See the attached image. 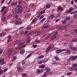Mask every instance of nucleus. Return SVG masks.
Returning a JSON list of instances; mask_svg holds the SVG:
<instances>
[{"mask_svg":"<svg viewBox=\"0 0 77 77\" xmlns=\"http://www.w3.org/2000/svg\"><path fill=\"white\" fill-rule=\"evenodd\" d=\"M23 9V8L21 5H18L16 7L15 10H13L12 12H15L16 13H20Z\"/></svg>","mask_w":77,"mask_h":77,"instance_id":"obj_1","label":"nucleus"},{"mask_svg":"<svg viewBox=\"0 0 77 77\" xmlns=\"http://www.w3.org/2000/svg\"><path fill=\"white\" fill-rule=\"evenodd\" d=\"M22 2L23 1L21 0L19 1L18 2H14L11 4L9 6H11V8H15V6H17V5H18V3H19L18 5H20L21 3H22Z\"/></svg>","mask_w":77,"mask_h":77,"instance_id":"obj_2","label":"nucleus"},{"mask_svg":"<svg viewBox=\"0 0 77 77\" xmlns=\"http://www.w3.org/2000/svg\"><path fill=\"white\" fill-rule=\"evenodd\" d=\"M45 11V10H42V11H38L37 14H38V15L37 16V17L38 18H39L41 16V15H42V14H44V12Z\"/></svg>","mask_w":77,"mask_h":77,"instance_id":"obj_3","label":"nucleus"},{"mask_svg":"<svg viewBox=\"0 0 77 77\" xmlns=\"http://www.w3.org/2000/svg\"><path fill=\"white\" fill-rule=\"evenodd\" d=\"M13 51H14V48H11L7 53L8 56H10L12 54Z\"/></svg>","mask_w":77,"mask_h":77,"instance_id":"obj_4","label":"nucleus"},{"mask_svg":"<svg viewBox=\"0 0 77 77\" xmlns=\"http://www.w3.org/2000/svg\"><path fill=\"white\" fill-rule=\"evenodd\" d=\"M77 59V55L75 56H71L69 57V59L71 60H74Z\"/></svg>","mask_w":77,"mask_h":77,"instance_id":"obj_5","label":"nucleus"},{"mask_svg":"<svg viewBox=\"0 0 77 77\" xmlns=\"http://www.w3.org/2000/svg\"><path fill=\"white\" fill-rule=\"evenodd\" d=\"M40 34V32L39 31L35 32L33 33L32 35L33 37H35V36H36L39 35Z\"/></svg>","mask_w":77,"mask_h":77,"instance_id":"obj_6","label":"nucleus"},{"mask_svg":"<svg viewBox=\"0 0 77 77\" xmlns=\"http://www.w3.org/2000/svg\"><path fill=\"white\" fill-rule=\"evenodd\" d=\"M14 45H18V46H20V45H21V44L20 41L18 40H17L14 43Z\"/></svg>","mask_w":77,"mask_h":77,"instance_id":"obj_7","label":"nucleus"},{"mask_svg":"<svg viewBox=\"0 0 77 77\" xmlns=\"http://www.w3.org/2000/svg\"><path fill=\"white\" fill-rule=\"evenodd\" d=\"M65 28L64 26H58L57 27V29L58 30H64L65 29Z\"/></svg>","mask_w":77,"mask_h":77,"instance_id":"obj_8","label":"nucleus"},{"mask_svg":"<svg viewBox=\"0 0 77 77\" xmlns=\"http://www.w3.org/2000/svg\"><path fill=\"white\" fill-rule=\"evenodd\" d=\"M43 71H44V69H37L36 71L37 74H41V73Z\"/></svg>","mask_w":77,"mask_h":77,"instance_id":"obj_9","label":"nucleus"},{"mask_svg":"<svg viewBox=\"0 0 77 77\" xmlns=\"http://www.w3.org/2000/svg\"><path fill=\"white\" fill-rule=\"evenodd\" d=\"M49 24L48 23H46L43 25V27H42V29H46L49 27Z\"/></svg>","mask_w":77,"mask_h":77,"instance_id":"obj_10","label":"nucleus"},{"mask_svg":"<svg viewBox=\"0 0 77 77\" xmlns=\"http://www.w3.org/2000/svg\"><path fill=\"white\" fill-rule=\"evenodd\" d=\"M51 45L49 46L46 49L45 52L46 53H48L50 50H51Z\"/></svg>","mask_w":77,"mask_h":77,"instance_id":"obj_11","label":"nucleus"},{"mask_svg":"<svg viewBox=\"0 0 77 77\" xmlns=\"http://www.w3.org/2000/svg\"><path fill=\"white\" fill-rule=\"evenodd\" d=\"M32 24L31 23L29 25H28L26 28L27 30H30L31 29H32Z\"/></svg>","mask_w":77,"mask_h":77,"instance_id":"obj_12","label":"nucleus"},{"mask_svg":"<svg viewBox=\"0 0 77 77\" xmlns=\"http://www.w3.org/2000/svg\"><path fill=\"white\" fill-rule=\"evenodd\" d=\"M45 61L43 60H39L38 61V63L39 65H41V64L42 63H45Z\"/></svg>","mask_w":77,"mask_h":77,"instance_id":"obj_13","label":"nucleus"},{"mask_svg":"<svg viewBox=\"0 0 77 77\" xmlns=\"http://www.w3.org/2000/svg\"><path fill=\"white\" fill-rule=\"evenodd\" d=\"M70 48L73 50V51H76L77 50V48L74 47L72 46H71L70 47Z\"/></svg>","mask_w":77,"mask_h":77,"instance_id":"obj_14","label":"nucleus"},{"mask_svg":"<svg viewBox=\"0 0 77 77\" xmlns=\"http://www.w3.org/2000/svg\"><path fill=\"white\" fill-rule=\"evenodd\" d=\"M6 35V33L5 32H2L0 34V37H2V36H4Z\"/></svg>","mask_w":77,"mask_h":77,"instance_id":"obj_15","label":"nucleus"},{"mask_svg":"<svg viewBox=\"0 0 77 77\" xmlns=\"http://www.w3.org/2000/svg\"><path fill=\"white\" fill-rule=\"evenodd\" d=\"M58 11H63V8L61 7V6H59L57 8Z\"/></svg>","mask_w":77,"mask_h":77,"instance_id":"obj_16","label":"nucleus"},{"mask_svg":"<svg viewBox=\"0 0 77 77\" xmlns=\"http://www.w3.org/2000/svg\"><path fill=\"white\" fill-rule=\"evenodd\" d=\"M45 67V65H40L38 66V68H40V69H44Z\"/></svg>","mask_w":77,"mask_h":77,"instance_id":"obj_17","label":"nucleus"},{"mask_svg":"<svg viewBox=\"0 0 77 77\" xmlns=\"http://www.w3.org/2000/svg\"><path fill=\"white\" fill-rule=\"evenodd\" d=\"M21 21V19L20 18H17L16 20L17 23V24H19L20 23V21Z\"/></svg>","mask_w":77,"mask_h":77,"instance_id":"obj_18","label":"nucleus"},{"mask_svg":"<svg viewBox=\"0 0 77 77\" xmlns=\"http://www.w3.org/2000/svg\"><path fill=\"white\" fill-rule=\"evenodd\" d=\"M70 42H77V38H72L70 41Z\"/></svg>","mask_w":77,"mask_h":77,"instance_id":"obj_19","label":"nucleus"},{"mask_svg":"<svg viewBox=\"0 0 77 77\" xmlns=\"http://www.w3.org/2000/svg\"><path fill=\"white\" fill-rule=\"evenodd\" d=\"M61 15L60 13H58L57 14H56L55 17V18H58L59 17H60Z\"/></svg>","mask_w":77,"mask_h":77,"instance_id":"obj_20","label":"nucleus"},{"mask_svg":"<svg viewBox=\"0 0 77 77\" xmlns=\"http://www.w3.org/2000/svg\"><path fill=\"white\" fill-rule=\"evenodd\" d=\"M55 53L56 54H59V53H61L60 49L57 50L55 51Z\"/></svg>","mask_w":77,"mask_h":77,"instance_id":"obj_21","label":"nucleus"},{"mask_svg":"<svg viewBox=\"0 0 77 77\" xmlns=\"http://www.w3.org/2000/svg\"><path fill=\"white\" fill-rule=\"evenodd\" d=\"M2 9L1 11V12H3L4 11V10L6 8V6H4L3 7H2Z\"/></svg>","mask_w":77,"mask_h":77,"instance_id":"obj_22","label":"nucleus"},{"mask_svg":"<svg viewBox=\"0 0 77 77\" xmlns=\"http://www.w3.org/2000/svg\"><path fill=\"white\" fill-rule=\"evenodd\" d=\"M45 70L47 71V72H49L50 71V68L48 67H45Z\"/></svg>","mask_w":77,"mask_h":77,"instance_id":"obj_23","label":"nucleus"},{"mask_svg":"<svg viewBox=\"0 0 77 77\" xmlns=\"http://www.w3.org/2000/svg\"><path fill=\"white\" fill-rule=\"evenodd\" d=\"M65 19H66V21H69L70 20H71V17L69 16H67L66 17Z\"/></svg>","mask_w":77,"mask_h":77,"instance_id":"obj_24","label":"nucleus"},{"mask_svg":"<svg viewBox=\"0 0 77 77\" xmlns=\"http://www.w3.org/2000/svg\"><path fill=\"white\" fill-rule=\"evenodd\" d=\"M20 53L21 54H24L25 53V50L24 49H22L21 51H20Z\"/></svg>","mask_w":77,"mask_h":77,"instance_id":"obj_25","label":"nucleus"},{"mask_svg":"<svg viewBox=\"0 0 77 77\" xmlns=\"http://www.w3.org/2000/svg\"><path fill=\"white\" fill-rule=\"evenodd\" d=\"M48 74V73H47V72H44V74L42 75V77H46L47 76Z\"/></svg>","mask_w":77,"mask_h":77,"instance_id":"obj_26","label":"nucleus"},{"mask_svg":"<svg viewBox=\"0 0 77 77\" xmlns=\"http://www.w3.org/2000/svg\"><path fill=\"white\" fill-rule=\"evenodd\" d=\"M71 53V51L69 49H66V53Z\"/></svg>","mask_w":77,"mask_h":77,"instance_id":"obj_27","label":"nucleus"},{"mask_svg":"<svg viewBox=\"0 0 77 77\" xmlns=\"http://www.w3.org/2000/svg\"><path fill=\"white\" fill-rule=\"evenodd\" d=\"M74 8L72 7H70L69 8V11L70 12H72V11H74Z\"/></svg>","mask_w":77,"mask_h":77,"instance_id":"obj_28","label":"nucleus"},{"mask_svg":"<svg viewBox=\"0 0 77 77\" xmlns=\"http://www.w3.org/2000/svg\"><path fill=\"white\" fill-rule=\"evenodd\" d=\"M6 63V61H1L0 62V65H5Z\"/></svg>","mask_w":77,"mask_h":77,"instance_id":"obj_29","label":"nucleus"},{"mask_svg":"<svg viewBox=\"0 0 77 77\" xmlns=\"http://www.w3.org/2000/svg\"><path fill=\"white\" fill-rule=\"evenodd\" d=\"M56 39V36L55 35H54L52 37L51 40H53V39Z\"/></svg>","mask_w":77,"mask_h":77,"instance_id":"obj_30","label":"nucleus"},{"mask_svg":"<svg viewBox=\"0 0 77 77\" xmlns=\"http://www.w3.org/2000/svg\"><path fill=\"white\" fill-rule=\"evenodd\" d=\"M45 20H46V17H45V18H43L42 20H41L40 21V23H43V22H44V21H45Z\"/></svg>","mask_w":77,"mask_h":77,"instance_id":"obj_31","label":"nucleus"},{"mask_svg":"<svg viewBox=\"0 0 77 77\" xmlns=\"http://www.w3.org/2000/svg\"><path fill=\"white\" fill-rule=\"evenodd\" d=\"M65 26V29H67L68 28H69L70 27V25L67 24L66 25L64 26Z\"/></svg>","mask_w":77,"mask_h":77,"instance_id":"obj_32","label":"nucleus"},{"mask_svg":"<svg viewBox=\"0 0 77 77\" xmlns=\"http://www.w3.org/2000/svg\"><path fill=\"white\" fill-rule=\"evenodd\" d=\"M67 21V20H66V19H65L63 21H61V22L63 24H66Z\"/></svg>","mask_w":77,"mask_h":77,"instance_id":"obj_33","label":"nucleus"},{"mask_svg":"<svg viewBox=\"0 0 77 77\" xmlns=\"http://www.w3.org/2000/svg\"><path fill=\"white\" fill-rule=\"evenodd\" d=\"M35 42L38 44V43H39V42H41V40L36 39L35 40Z\"/></svg>","mask_w":77,"mask_h":77,"instance_id":"obj_34","label":"nucleus"},{"mask_svg":"<svg viewBox=\"0 0 77 77\" xmlns=\"http://www.w3.org/2000/svg\"><path fill=\"white\" fill-rule=\"evenodd\" d=\"M22 77H26V76H27V74H26L25 73H23L22 74Z\"/></svg>","mask_w":77,"mask_h":77,"instance_id":"obj_35","label":"nucleus"},{"mask_svg":"<svg viewBox=\"0 0 77 77\" xmlns=\"http://www.w3.org/2000/svg\"><path fill=\"white\" fill-rule=\"evenodd\" d=\"M46 8H50V4H47L46 5Z\"/></svg>","mask_w":77,"mask_h":77,"instance_id":"obj_36","label":"nucleus"},{"mask_svg":"<svg viewBox=\"0 0 77 77\" xmlns=\"http://www.w3.org/2000/svg\"><path fill=\"white\" fill-rule=\"evenodd\" d=\"M65 13H66V14H69L70 13V11H69V10H67L65 11Z\"/></svg>","mask_w":77,"mask_h":77,"instance_id":"obj_37","label":"nucleus"},{"mask_svg":"<svg viewBox=\"0 0 77 77\" xmlns=\"http://www.w3.org/2000/svg\"><path fill=\"white\" fill-rule=\"evenodd\" d=\"M57 63V62L56 61H52V65H56Z\"/></svg>","mask_w":77,"mask_h":77,"instance_id":"obj_38","label":"nucleus"},{"mask_svg":"<svg viewBox=\"0 0 77 77\" xmlns=\"http://www.w3.org/2000/svg\"><path fill=\"white\" fill-rule=\"evenodd\" d=\"M31 41V39L30 38H27V40H26V42L27 43H29L30 42V41Z\"/></svg>","mask_w":77,"mask_h":77,"instance_id":"obj_39","label":"nucleus"},{"mask_svg":"<svg viewBox=\"0 0 77 77\" xmlns=\"http://www.w3.org/2000/svg\"><path fill=\"white\" fill-rule=\"evenodd\" d=\"M36 18H34V19L32 20V22H31V24H32V23H35V22L36 21Z\"/></svg>","mask_w":77,"mask_h":77,"instance_id":"obj_40","label":"nucleus"},{"mask_svg":"<svg viewBox=\"0 0 77 77\" xmlns=\"http://www.w3.org/2000/svg\"><path fill=\"white\" fill-rule=\"evenodd\" d=\"M72 74V72H69L67 73V75H71Z\"/></svg>","mask_w":77,"mask_h":77,"instance_id":"obj_41","label":"nucleus"},{"mask_svg":"<svg viewBox=\"0 0 77 77\" xmlns=\"http://www.w3.org/2000/svg\"><path fill=\"white\" fill-rule=\"evenodd\" d=\"M16 58H17L16 57H13L12 59V61H14V60H16Z\"/></svg>","mask_w":77,"mask_h":77,"instance_id":"obj_42","label":"nucleus"},{"mask_svg":"<svg viewBox=\"0 0 77 77\" xmlns=\"http://www.w3.org/2000/svg\"><path fill=\"white\" fill-rule=\"evenodd\" d=\"M73 17L75 18H77V14H75L73 15Z\"/></svg>","mask_w":77,"mask_h":77,"instance_id":"obj_43","label":"nucleus"},{"mask_svg":"<svg viewBox=\"0 0 77 77\" xmlns=\"http://www.w3.org/2000/svg\"><path fill=\"white\" fill-rule=\"evenodd\" d=\"M14 18H15L17 19V18H18V17H19V16L17 14H16L14 15Z\"/></svg>","mask_w":77,"mask_h":77,"instance_id":"obj_44","label":"nucleus"},{"mask_svg":"<svg viewBox=\"0 0 77 77\" xmlns=\"http://www.w3.org/2000/svg\"><path fill=\"white\" fill-rule=\"evenodd\" d=\"M21 68V65L20 64H18L17 65V69H20Z\"/></svg>","mask_w":77,"mask_h":77,"instance_id":"obj_45","label":"nucleus"},{"mask_svg":"<svg viewBox=\"0 0 77 77\" xmlns=\"http://www.w3.org/2000/svg\"><path fill=\"white\" fill-rule=\"evenodd\" d=\"M32 55V54L30 53L26 57V58L25 59H27L29 58L30 57V56Z\"/></svg>","mask_w":77,"mask_h":77,"instance_id":"obj_46","label":"nucleus"},{"mask_svg":"<svg viewBox=\"0 0 77 77\" xmlns=\"http://www.w3.org/2000/svg\"><path fill=\"white\" fill-rule=\"evenodd\" d=\"M54 58L56 60H59V57L57 56L54 57Z\"/></svg>","mask_w":77,"mask_h":77,"instance_id":"obj_47","label":"nucleus"},{"mask_svg":"<svg viewBox=\"0 0 77 77\" xmlns=\"http://www.w3.org/2000/svg\"><path fill=\"white\" fill-rule=\"evenodd\" d=\"M5 60V59L3 58H0V62H3Z\"/></svg>","mask_w":77,"mask_h":77,"instance_id":"obj_48","label":"nucleus"},{"mask_svg":"<svg viewBox=\"0 0 77 77\" xmlns=\"http://www.w3.org/2000/svg\"><path fill=\"white\" fill-rule=\"evenodd\" d=\"M44 56L42 55L40 57H38L39 59H42V58H44Z\"/></svg>","mask_w":77,"mask_h":77,"instance_id":"obj_49","label":"nucleus"},{"mask_svg":"<svg viewBox=\"0 0 77 77\" xmlns=\"http://www.w3.org/2000/svg\"><path fill=\"white\" fill-rule=\"evenodd\" d=\"M51 16L52 18H55V17H56V16H54V14H52L51 15Z\"/></svg>","mask_w":77,"mask_h":77,"instance_id":"obj_50","label":"nucleus"},{"mask_svg":"<svg viewBox=\"0 0 77 77\" xmlns=\"http://www.w3.org/2000/svg\"><path fill=\"white\" fill-rule=\"evenodd\" d=\"M70 69L71 70H72H72H74V71H77V68H76L72 69V68H71Z\"/></svg>","mask_w":77,"mask_h":77,"instance_id":"obj_51","label":"nucleus"},{"mask_svg":"<svg viewBox=\"0 0 77 77\" xmlns=\"http://www.w3.org/2000/svg\"><path fill=\"white\" fill-rule=\"evenodd\" d=\"M3 73V71L2 69H0V75Z\"/></svg>","mask_w":77,"mask_h":77,"instance_id":"obj_52","label":"nucleus"},{"mask_svg":"<svg viewBox=\"0 0 77 77\" xmlns=\"http://www.w3.org/2000/svg\"><path fill=\"white\" fill-rule=\"evenodd\" d=\"M26 45L25 44V45H24L23 46H21L20 48V49H22V48H24V47H26Z\"/></svg>","mask_w":77,"mask_h":77,"instance_id":"obj_53","label":"nucleus"},{"mask_svg":"<svg viewBox=\"0 0 77 77\" xmlns=\"http://www.w3.org/2000/svg\"><path fill=\"white\" fill-rule=\"evenodd\" d=\"M26 63V61H23L22 62V65H25V64Z\"/></svg>","mask_w":77,"mask_h":77,"instance_id":"obj_54","label":"nucleus"},{"mask_svg":"<svg viewBox=\"0 0 77 77\" xmlns=\"http://www.w3.org/2000/svg\"><path fill=\"white\" fill-rule=\"evenodd\" d=\"M60 50H61V53H62V52H63V51H66V49H60Z\"/></svg>","mask_w":77,"mask_h":77,"instance_id":"obj_55","label":"nucleus"},{"mask_svg":"<svg viewBox=\"0 0 77 77\" xmlns=\"http://www.w3.org/2000/svg\"><path fill=\"white\" fill-rule=\"evenodd\" d=\"M75 13H77V11L73 12H70V14H75Z\"/></svg>","mask_w":77,"mask_h":77,"instance_id":"obj_56","label":"nucleus"},{"mask_svg":"<svg viewBox=\"0 0 77 77\" xmlns=\"http://www.w3.org/2000/svg\"><path fill=\"white\" fill-rule=\"evenodd\" d=\"M8 70V68H6L4 70V72H6V71H7Z\"/></svg>","mask_w":77,"mask_h":77,"instance_id":"obj_57","label":"nucleus"},{"mask_svg":"<svg viewBox=\"0 0 77 77\" xmlns=\"http://www.w3.org/2000/svg\"><path fill=\"white\" fill-rule=\"evenodd\" d=\"M3 52V50L2 49H0V54H2Z\"/></svg>","mask_w":77,"mask_h":77,"instance_id":"obj_58","label":"nucleus"},{"mask_svg":"<svg viewBox=\"0 0 77 77\" xmlns=\"http://www.w3.org/2000/svg\"><path fill=\"white\" fill-rule=\"evenodd\" d=\"M77 64H74L73 65L72 68H74V67H75V66H77Z\"/></svg>","mask_w":77,"mask_h":77,"instance_id":"obj_59","label":"nucleus"},{"mask_svg":"<svg viewBox=\"0 0 77 77\" xmlns=\"http://www.w3.org/2000/svg\"><path fill=\"white\" fill-rule=\"evenodd\" d=\"M7 38H8V39L10 40L12 38V37L11 36H8L7 37Z\"/></svg>","mask_w":77,"mask_h":77,"instance_id":"obj_60","label":"nucleus"},{"mask_svg":"<svg viewBox=\"0 0 77 77\" xmlns=\"http://www.w3.org/2000/svg\"><path fill=\"white\" fill-rule=\"evenodd\" d=\"M12 0H10L9 2H8V3L7 4L8 5H10V4L11 2H12Z\"/></svg>","mask_w":77,"mask_h":77,"instance_id":"obj_61","label":"nucleus"},{"mask_svg":"<svg viewBox=\"0 0 77 77\" xmlns=\"http://www.w3.org/2000/svg\"><path fill=\"white\" fill-rule=\"evenodd\" d=\"M32 46H33V48H36V47L38 46V45H32Z\"/></svg>","mask_w":77,"mask_h":77,"instance_id":"obj_62","label":"nucleus"},{"mask_svg":"<svg viewBox=\"0 0 77 77\" xmlns=\"http://www.w3.org/2000/svg\"><path fill=\"white\" fill-rule=\"evenodd\" d=\"M7 11H8V10H6L4 13V15H6V14L7 13Z\"/></svg>","mask_w":77,"mask_h":77,"instance_id":"obj_63","label":"nucleus"},{"mask_svg":"<svg viewBox=\"0 0 77 77\" xmlns=\"http://www.w3.org/2000/svg\"><path fill=\"white\" fill-rule=\"evenodd\" d=\"M44 15H42L40 17V19H42V18H44Z\"/></svg>","mask_w":77,"mask_h":77,"instance_id":"obj_64","label":"nucleus"}]
</instances>
